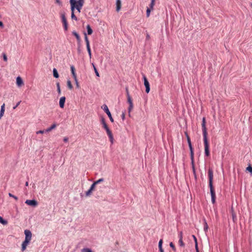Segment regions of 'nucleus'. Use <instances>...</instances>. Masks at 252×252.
Here are the masks:
<instances>
[{
    "label": "nucleus",
    "instance_id": "obj_3",
    "mask_svg": "<svg viewBox=\"0 0 252 252\" xmlns=\"http://www.w3.org/2000/svg\"><path fill=\"white\" fill-rule=\"evenodd\" d=\"M208 176L209 179V187L214 188L213 186V170L211 167H209L208 169Z\"/></svg>",
    "mask_w": 252,
    "mask_h": 252
},
{
    "label": "nucleus",
    "instance_id": "obj_11",
    "mask_svg": "<svg viewBox=\"0 0 252 252\" xmlns=\"http://www.w3.org/2000/svg\"><path fill=\"white\" fill-rule=\"evenodd\" d=\"M24 233L25 235V239L30 242L32 236V233L31 231L30 230L26 229L24 231Z\"/></svg>",
    "mask_w": 252,
    "mask_h": 252
},
{
    "label": "nucleus",
    "instance_id": "obj_8",
    "mask_svg": "<svg viewBox=\"0 0 252 252\" xmlns=\"http://www.w3.org/2000/svg\"><path fill=\"white\" fill-rule=\"evenodd\" d=\"M211 196V201L213 204L216 203V196L214 188H209Z\"/></svg>",
    "mask_w": 252,
    "mask_h": 252
},
{
    "label": "nucleus",
    "instance_id": "obj_9",
    "mask_svg": "<svg viewBox=\"0 0 252 252\" xmlns=\"http://www.w3.org/2000/svg\"><path fill=\"white\" fill-rule=\"evenodd\" d=\"M127 103L129 104V106L128 108V111L129 116H130V111L133 108L132 100V98L130 96H127Z\"/></svg>",
    "mask_w": 252,
    "mask_h": 252
},
{
    "label": "nucleus",
    "instance_id": "obj_52",
    "mask_svg": "<svg viewBox=\"0 0 252 252\" xmlns=\"http://www.w3.org/2000/svg\"><path fill=\"white\" fill-rule=\"evenodd\" d=\"M126 96H130V94H129L128 89L127 87L126 88Z\"/></svg>",
    "mask_w": 252,
    "mask_h": 252
},
{
    "label": "nucleus",
    "instance_id": "obj_26",
    "mask_svg": "<svg viewBox=\"0 0 252 252\" xmlns=\"http://www.w3.org/2000/svg\"><path fill=\"white\" fill-rule=\"evenodd\" d=\"M71 19L72 20H74L75 21H77L78 20V18L75 16V15L74 14V11L72 10H71Z\"/></svg>",
    "mask_w": 252,
    "mask_h": 252
},
{
    "label": "nucleus",
    "instance_id": "obj_1",
    "mask_svg": "<svg viewBox=\"0 0 252 252\" xmlns=\"http://www.w3.org/2000/svg\"><path fill=\"white\" fill-rule=\"evenodd\" d=\"M206 118L205 117H203L202 118V129L203 132V142L204 145V155L205 157H209L210 156V150H209V143L208 139V132L206 126Z\"/></svg>",
    "mask_w": 252,
    "mask_h": 252
},
{
    "label": "nucleus",
    "instance_id": "obj_12",
    "mask_svg": "<svg viewBox=\"0 0 252 252\" xmlns=\"http://www.w3.org/2000/svg\"><path fill=\"white\" fill-rule=\"evenodd\" d=\"M100 121H101V123L102 125V127L105 129L106 131L110 130V128H109L107 124H106V123L105 122V118L103 117H101Z\"/></svg>",
    "mask_w": 252,
    "mask_h": 252
},
{
    "label": "nucleus",
    "instance_id": "obj_59",
    "mask_svg": "<svg viewBox=\"0 0 252 252\" xmlns=\"http://www.w3.org/2000/svg\"><path fill=\"white\" fill-rule=\"evenodd\" d=\"M26 248L27 247L26 246H22V247H21V251L22 252H24L26 249Z\"/></svg>",
    "mask_w": 252,
    "mask_h": 252
},
{
    "label": "nucleus",
    "instance_id": "obj_32",
    "mask_svg": "<svg viewBox=\"0 0 252 252\" xmlns=\"http://www.w3.org/2000/svg\"><path fill=\"white\" fill-rule=\"evenodd\" d=\"M56 85H57V89L58 93L59 94H60L61 93V90L60 83L59 82H57L56 83Z\"/></svg>",
    "mask_w": 252,
    "mask_h": 252
},
{
    "label": "nucleus",
    "instance_id": "obj_51",
    "mask_svg": "<svg viewBox=\"0 0 252 252\" xmlns=\"http://www.w3.org/2000/svg\"><path fill=\"white\" fill-rule=\"evenodd\" d=\"M71 74H72V77H73V78H74V80L77 79V75H76V72L72 73Z\"/></svg>",
    "mask_w": 252,
    "mask_h": 252
},
{
    "label": "nucleus",
    "instance_id": "obj_17",
    "mask_svg": "<svg viewBox=\"0 0 252 252\" xmlns=\"http://www.w3.org/2000/svg\"><path fill=\"white\" fill-rule=\"evenodd\" d=\"M106 133L109 138V139H110V141L111 142V143L112 144L113 143V141H114V138H113V135L112 134V131H111V130H109L108 131H106Z\"/></svg>",
    "mask_w": 252,
    "mask_h": 252
},
{
    "label": "nucleus",
    "instance_id": "obj_2",
    "mask_svg": "<svg viewBox=\"0 0 252 252\" xmlns=\"http://www.w3.org/2000/svg\"><path fill=\"white\" fill-rule=\"evenodd\" d=\"M69 2L70 9L74 11L76 7L83 6L84 0H69Z\"/></svg>",
    "mask_w": 252,
    "mask_h": 252
},
{
    "label": "nucleus",
    "instance_id": "obj_61",
    "mask_svg": "<svg viewBox=\"0 0 252 252\" xmlns=\"http://www.w3.org/2000/svg\"><path fill=\"white\" fill-rule=\"evenodd\" d=\"M86 48H87V49L91 48L90 47V42H88L87 43H86Z\"/></svg>",
    "mask_w": 252,
    "mask_h": 252
},
{
    "label": "nucleus",
    "instance_id": "obj_46",
    "mask_svg": "<svg viewBox=\"0 0 252 252\" xmlns=\"http://www.w3.org/2000/svg\"><path fill=\"white\" fill-rule=\"evenodd\" d=\"M89 56L90 57V58L91 59L92 58V53H91V49L90 48L87 49Z\"/></svg>",
    "mask_w": 252,
    "mask_h": 252
},
{
    "label": "nucleus",
    "instance_id": "obj_31",
    "mask_svg": "<svg viewBox=\"0 0 252 252\" xmlns=\"http://www.w3.org/2000/svg\"><path fill=\"white\" fill-rule=\"evenodd\" d=\"M67 86L70 90H71L73 88V86L71 84V81L69 80H68L67 81Z\"/></svg>",
    "mask_w": 252,
    "mask_h": 252
},
{
    "label": "nucleus",
    "instance_id": "obj_28",
    "mask_svg": "<svg viewBox=\"0 0 252 252\" xmlns=\"http://www.w3.org/2000/svg\"><path fill=\"white\" fill-rule=\"evenodd\" d=\"M155 0H151V3L149 5V7L147 8L153 10L154 6L155 4Z\"/></svg>",
    "mask_w": 252,
    "mask_h": 252
},
{
    "label": "nucleus",
    "instance_id": "obj_60",
    "mask_svg": "<svg viewBox=\"0 0 252 252\" xmlns=\"http://www.w3.org/2000/svg\"><path fill=\"white\" fill-rule=\"evenodd\" d=\"M77 52L78 54H80L81 53V48L77 47Z\"/></svg>",
    "mask_w": 252,
    "mask_h": 252
},
{
    "label": "nucleus",
    "instance_id": "obj_14",
    "mask_svg": "<svg viewBox=\"0 0 252 252\" xmlns=\"http://www.w3.org/2000/svg\"><path fill=\"white\" fill-rule=\"evenodd\" d=\"M192 237L194 242L195 252H199L197 238L194 235H192Z\"/></svg>",
    "mask_w": 252,
    "mask_h": 252
},
{
    "label": "nucleus",
    "instance_id": "obj_5",
    "mask_svg": "<svg viewBox=\"0 0 252 252\" xmlns=\"http://www.w3.org/2000/svg\"><path fill=\"white\" fill-rule=\"evenodd\" d=\"M143 79L144 81V85L145 87L146 90L145 92L147 94H148L150 91V83L148 81V79L147 78L146 75L144 74H142Z\"/></svg>",
    "mask_w": 252,
    "mask_h": 252
},
{
    "label": "nucleus",
    "instance_id": "obj_25",
    "mask_svg": "<svg viewBox=\"0 0 252 252\" xmlns=\"http://www.w3.org/2000/svg\"><path fill=\"white\" fill-rule=\"evenodd\" d=\"M0 223L3 225H6L7 224V221L4 219L1 216H0Z\"/></svg>",
    "mask_w": 252,
    "mask_h": 252
},
{
    "label": "nucleus",
    "instance_id": "obj_29",
    "mask_svg": "<svg viewBox=\"0 0 252 252\" xmlns=\"http://www.w3.org/2000/svg\"><path fill=\"white\" fill-rule=\"evenodd\" d=\"M185 135L187 137L188 145H190L191 144L190 138L187 132H185Z\"/></svg>",
    "mask_w": 252,
    "mask_h": 252
},
{
    "label": "nucleus",
    "instance_id": "obj_38",
    "mask_svg": "<svg viewBox=\"0 0 252 252\" xmlns=\"http://www.w3.org/2000/svg\"><path fill=\"white\" fill-rule=\"evenodd\" d=\"M179 244L180 247H184L185 246V243H184L183 239H180L179 240Z\"/></svg>",
    "mask_w": 252,
    "mask_h": 252
},
{
    "label": "nucleus",
    "instance_id": "obj_53",
    "mask_svg": "<svg viewBox=\"0 0 252 252\" xmlns=\"http://www.w3.org/2000/svg\"><path fill=\"white\" fill-rule=\"evenodd\" d=\"M74 81L75 82V84H76V87L78 88H80V86L79 85V83L78 82V80L77 79L74 80Z\"/></svg>",
    "mask_w": 252,
    "mask_h": 252
},
{
    "label": "nucleus",
    "instance_id": "obj_24",
    "mask_svg": "<svg viewBox=\"0 0 252 252\" xmlns=\"http://www.w3.org/2000/svg\"><path fill=\"white\" fill-rule=\"evenodd\" d=\"M53 75L54 77L55 78H58L59 77V74L57 69L56 68H54L53 69Z\"/></svg>",
    "mask_w": 252,
    "mask_h": 252
},
{
    "label": "nucleus",
    "instance_id": "obj_49",
    "mask_svg": "<svg viewBox=\"0 0 252 252\" xmlns=\"http://www.w3.org/2000/svg\"><path fill=\"white\" fill-rule=\"evenodd\" d=\"M44 132H45V130H40L37 131L36 132V134H43Z\"/></svg>",
    "mask_w": 252,
    "mask_h": 252
},
{
    "label": "nucleus",
    "instance_id": "obj_7",
    "mask_svg": "<svg viewBox=\"0 0 252 252\" xmlns=\"http://www.w3.org/2000/svg\"><path fill=\"white\" fill-rule=\"evenodd\" d=\"M25 203L29 206L35 207L37 206L38 202L35 199H27L25 201Z\"/></svg>",
    "mask_w": 252,
    "mask_h": 252
},
{
    "label": "nucleus",
    "instance_id": "obj_62",
    "mask_svg": "<svg viewBox=\"0 0 252 252\" xmlns=\"http://www.w3.org/2000/svg\"><path fill=\"white\" fill-rule=\"evenodd\" d=\"M63 141H64V142H67V141H68V138H67V137H64V138H63Z\"/></svg>",
    "mask_w": 252,
    "mask_h": 252
},
{
    "label": "nucleus",
    "instance_id": "obj_54",
    "mask_svg": "<svg viewBox=\"0 0 252 252\" xmlns=\"http://www.w3.org/2000/svg\"><path fill=\"white\" fill-rule=\"evenodd\" d=\"M56 3H58L59 5H62V2L60 0H56Z\"/></svg>",
    "mask_w": 252,
    "mask_h": 252
},
{
    "label": "nucleus",
    "instance_id": "obj_40",
    "mask_svg": "<svg viewBox=\"0 0 252 252\" xmlns=\"http://www.w3.org/2000/svg\"><path fill=\"white\" fill-rule=\"evenodd\" d=\"M2 56L3 61L4 62H7V55H6V54L5 53H3L2 54Z\"/></svg>",
    "mask_w": 252,
    "mask_h": 252
},
{
    "label": "nucleus",
    "instance_id": "obj_33",
    "mask_svg": "<svg viewBox=\"0 0 252 252\" xmlns=\"http://www.w3.org/2000/svg\"><path fill=\"white\" fill-rule=\"evenodd\" d=\"M82 252H94L90 248H86L82 250Z\"/></svg>",
    "mask_w": 252,
    "mask_h": 252
},
{
    "label": "nucleus",
    "instance_id": "obj_10",
    "mask_svg": "<svg viewBox=\"0 0 252 252\" xmlns=\"http://www.w3.org/2000/svg\"><path fill=\"white\" fill-rule=\"evenodd\" d=\"M189 152H190V160H191V164H193V163H194V149L192 147V144L189 145Z\"/></svg>",
    "mask_w": 252,
    "mask_h": 252
},
{
    "label": "nucleus",
    "instance_id": "obj_18",
    "mask_svg": "<svg viewBox=\"0 0 252 252\" xmlns=\"http://www.w3.org/2000/svg\"><path fill=\"white\" fill-rule=\"evenodd\" d=\"M86 30H87V35H91L93 32V30H92L91 26L90 25H87L86 26Z\"/></svg>",
    "mask_w": 252,
    "mask_h": 252
},
{
    "label": "nucleus",
    "instance_id": "obj_37",
    "mask_svg": "<svg viewBox=\"0 0 252 252\" xmlns=\"http://www.w3.org/2000/svg\"><path fill=\"white\" fill-rule=\"evenodd\" d=\"M30 242V241L25 239L24 241L22 242V245L27 247L29 244Z\"/></svg>",
    "mask_w": 252,
    "mask_h": 252
},
{
    "label": "nucleus",
    "instance_id": "obj_39",
    "mask_svg": "<svg viewBox=\"0 0 252 252\" xmlns=\"http://www.w3.org/2000/svg\"><path fill=\"white\" fill-rule=\"evenodd\" d=\"M169 246L172 248L173 251H174V252H175L176 251L175 246V245H174V244H173V242H170V244H169Z\"/></svg>",
    "mask_w": 252,
    "mask_h": 252
},
{
    "label": "nucleus",
    "instance_id": "obj_57",
    "mask_svg": "<svg viewBox=\"0 0 252 252\" xmlns=\"http://www.w3.org/2000/svg\"><path fill=\"white\" fill-rule=\"evenodd\" d=\"M83 6H80L79 7H76L75 9L79 12H81V10L82 9Z\"/></svg>",
    "mask_w": 252,
    "mask_h": 252
},
{
    "label": "nucleus",
    "instance_id": "obj_27",
    "mask_svg": "<svg viewBox=\"0 0 252 252\" xmlns=\"http://www.w3.org/2000/svg\"><path fill=\"white\" fill-rule=\"evenodd\" d=\"M208 225L207 224V223L206 222V220L205 219H204V230L205 232H207L208 229Z\"/></svg>",
    "mask_w": 252,
    "mask_h": 252
},
{
    "label": "nucleus",
    "instance_id": "obj_20",
    "mask_svg": "<svg viewBox=\"0 0 252 252\" xmlns=\"http://www.w3.org/2000/svg\"><path fill=\"white\" fill-rule=\"evenodd\" d=\"M72 34L75 37V38H76L77 41L78 40H81L80 35L75 31H73L72 32Z\"/></svg>",
    "mask_w": 252,
    "mask_h": 252
},
{
    "label": "nucleus",
    "instance_id": "obj_63",
    "mask_svg": "<svg viewBox=\"0 0 252 252\" xmlns=\"http://www.w3.org/2000/svg\"><path fill=\"white\" fill-rule=\"evenodd\" d=\"M150 38V35L149 34H147V35H146V40H149Z\"/></svg>",
    "mask_w": 252,
    "mask_h": 252
},
{
    "label": "nucleus",
    "instance_id": "obj_34",
    "mask_svg": "<svg viewBox=\"0 0 252 252\" xmlns=\"http://www.w3.org/2000/svg\"><path fill=\"white\" fill-rule=\"evenodd\" d=\"M103 181H104V179L103 178H102L99 179L98 180H97L95 181H94V183L95 184V185H96Z\"/></svg>",
    "mask_w": 252,
    "mask_h": 252
},
{
    "label": "nucleus",
    "instance_id": "obj_22",
    "mask_svg": "<svg viewBox=\"0 0 252 252\" xmlns=\"http://www.w3.org/2000/svg\"><path fill=\"white\" fill-rule=\"evenodd\" d=\"M191 164V167H192L194 177L195 181H196L197 180V177L195 168V163Z\"/></svg>",
    "mask_w": 252,
    "mask_h": 252
},
{
    "label": "nucleus",
    "instance_id": "obj_41",
    "mask_svg": "<svg viewBox=\"0 0 252 252\" xmlns=\"http://www.w3.org/2000/svg\"><path fill=\"white\" fill-rule=\"evenodd\" d=\"M151 10H152V9H149V8H147V10H146V16L147 17H149Z\"/></svg>",
    "mask_w": 252,
    "mask_h": 252
},
{
    "label": "nucleus",
    "instance_id": "obj_35",
    "mask_svg": "<svg viewBox=\"0 0 252 252\" xmlns=\"http://www.w3.org/2000/svg\"><path fill=\"white\" fill-rule=\"evenodd\" d=\"M162 244H163V240H162V239H160V240L159 241V242H158V249H163V248H162Z\"/></svg>",
    "mask_w": 252,
    "mask_h": 252
},
{
    "label": "nucleus",
    "instance_id": "obj_45",
    "mask_svg": "<svg viewBox=\"0 0 252 252\" xmlns=\"http://www.w3.org/2000/svg\"><path fill=\"white\" fill-rule=\"evenodd\" d=\"M95 184L93 182V183L91 185L90 189H91L94 190L95 188Z\"/></svg>",
    "mask_w": 252,
    "mask_h": 252
},
{
    "label": "nucleus",
    "instance_id": "obj_58",
    "mask_svg": "<svg viewBox=\"0 0 252 252\" xmlns=\"http://www.w3.org/2000/svg\"><path fill=\"white\" fill-rule=\"evenodd\" d=\"M4 27V24L2 21H0V28H3Z\"/></svg>",
    "mask_w": 252,
    "mask_h": 252
},
{
    "label": "nucleus",
    "instance_id": "obj_15",
    "mask_svg": "<svg viewBox=\"0 0 252 252\" xmlns=\"http://www.w3.org/2000/svg\"><path fill=\"white\" fill-rule=\"evenodd\" d=\"M16 84L18 87H21L24 85L23 80L20 76H18L16 78Z\"/></svg>",
    "mask_w": 252,
    "mask_h": 252
},
{
    "label": "nucleus",
    "instance_id": "obj_43",
    "mask_svg": "<svg viewBox=\"0 0 252 252\" xmlns=\"http://www.w3.org/2000/svg\"><path fill=\"white\" fill-rule=\"evenodd\" d=\"M8 195L9 197L14 198L16 200H17L18 199V197L16 196L13 195L11 193H9Z\"/></svg>",
    "mask_w": 252,
    "mask_h": 252
},
{
    "label": "nucleus",
    "instance_id": "obj_21",
    "mask_svg": "<svg viewBox=\"0 0 252 252\" xmlns=\"http://www.w3.org/2000/svg\"><path fill=\"white\" fill-rule=\"evenodd\" d=\"M56 126H57L56 124L54 123V124H52L49 127H48V128L45 129V132H48L49 131H51L52 130L55 128L56 127Z\"/></svg>",
    "mask_w": 252,
    "mask_h": 252
},
{
    "label": "nucleus",
    "instance_id": "obj_44",
    "mask_svg": "<svg viewBox=\"0 0 252 252\" xmlns=\"http://www.w3.org/2000/svg\"><path fill=\"white\" fill-rule=\"evenodd\" d=\"M70 70L71 73L75 72V68L74 65H71L70 66Z\"/></svg>",
    "mask_w": 252,
    "mask_h": 252
},
{
    "label": "nucleus",
    "instance_id": "obj_48",
    "mask_svg": "<svg viewBox=\"0 0 252 252\" xmlns=\"http://www.w3.org/2000/svg\"><path fill=\"white\" fill-rule=\"evenodd\" d=\"M77 42V47L81 48V40H78Z\"/></svg>",
    "mask_w": 252,
    "mask_h": 252
},
{
    "label": "nucleus",
    "instance_id": "obj_50",
    "mask_svg": "<svg viewBox=\"0 0 252 252\" xmlns=\"http://www.w3.org/2000/svg\"><path fill=\"white\" fill-rule=\"evenodd\" d=\"M92 194V193H91L89 190H88L87 191L85 192V195L86 196H89Z\"/></svg>",
    "mask_w": 252,
    "mask_h": 252
},
{
    "label": "nucleus",
    "instance_id": "obj_47",
    "mask_svg": "<svg viewBox=\"0 0 252 252\" xmlns=\"http://www.w3.org/2000/svg\"><path fill=\"white\" fill-rule=\"evenodd\" d=\"M178 237H179V239H183V232L182 231L179 232V234H178Z\"/></svg>",
    "mask_w": 252,
    "mask_h": 252
},
{
    "label": "nucleus",
    "instance_id": "obj_55",
    "mask_svg": "<svg viewBox=\"0 0 252 252\" xmlns=\"http://www.w3.org/2000/svg\"><path fill=\"white\" fill-rule=\"evenodd\" d=\"M121 118L123 120H124L125 119V112H123L121 115Z\"/></svg>",
    "mask_w": 252,
    "mask_h": 252
},
{
    "label": "nucleus",
    "instance_id": "obj_13",
    "mask_svg": "<svg viewBox=\"0 0 252 252\" xmlns=\"http://www.w3.org/2000/svg\"><path fill=\"white\" fill-rule=\"evenodd\" d=\"M66 98L65 96H62L59 100V105L61 108H63L65 102Z\"/></svg>",
    "mask_w": 252,
    "mask_h": 252
},
{
    "label": "nucleus",
    "instance_id": "obj_23",
    "mask_svg": "<svg viewBox=\"0 0 252 252\" xmlns=\"http://www.w3.org/2000/svg\"><path fill=\"white\" fill-rule=\"evenodd\" d=\"M5 111V104L3 103L1 106L0 108V119L3 116L4 113Z\"/></svg>",
    "mask_w": 252,
    "mask_h": 252
},
{
    "label": "nucleus",
    "instance_id": "obj_16",
    "mask_svg": "<svg viewBox=\"0 0 252 252\" xmlns=\"http://www.w3.org/2000/svg\"><path fill=\"white\" fill-rule=\"evenodd\" d=\"M116 11L117 12H119L120 10V9L121 8V6H122L121 0H116Z\"/></svg>",
    "mask_w": 252,
    "mask_h": 252
},
{
    "label": "nucleus",
    "instance_id": "obj_42",
    "mask_svg": "<svg viewBox=\"0 0 252 252\" xmlns=\"http://www.w3.org/2000/svg\"><path fill=\"white\" fill-rule=\"evenodd\" d=\"M94 71L95 72L96 76L97 77H99L100 76L99 74V72H98L96 66H94Z\"/></svg>",
    "mask_w": 252,
    "mask_h": 252
},
{
    "label": "nucleus",
    "instance_id": "obj_36",
    "mask_svg": "<svg viewBox=\"0 0 252 252\" xmlns=\"http://www.w3.org/2000/svg\"><path fill=\"white\" fill-rule=\"evenodd\" d=\"M84 39H85L86 44L88 42H90L89 38L87 35V33L85 32H84Z\"/></svg>",
    "mask_w": 252,
    "mask_h": 252
},
{
    "label": "nucleus",
    "instance_id": "obj_6",
    "mask_svg": "<svg viewBox=\"0 0 252 252\" xmlns=\"http://www.w3.org/2000/svg\"><path fill=\"white\" fill-rule=\"evenodd\" d=\"M101 108L104 110V111L106 113V114L108 115L109 119H110V121L113 123L114 122V119L113 118V117H112V115H111V112H110L106 104H103L102 106H101Z\"/></svg>",
    "mask_w": 252,
    "mask_h": 252
},
{
    "label": "nucleus",
    "instance_id": "obj_4",
    "mask_svg": "<svg viewBox=\"0 0 252 252\" xmlns=\"http://www.w3.org/2000/svg\"><path fill=\"white\" fill-rule=\"evenodd\" d=\"M61 18L63 23V27L65 31H67L68 30V23L65 17V14L64 12L61 13Z\"/></svg>",
    "mask_w": 252,
    "mask_h": 252
},
{
    "label": "nucleus",
    "instance_id": "obj_30",
    "mask_svg": "<svg viewBox=\"0 0 252 252\" xmlns=\"http://www.w3.org/2000/svg\"><path fill=\"white\" fill-rule=\"evenodd\" d=\"M246 171L250 173L251 174H252V166L250 164L246 168Z\"/></svg>",
    "mask_w": 252,
    "mask_h": 252
},
{
    "label": "nucleus",
    "instance_id": "obj_64",
    "mask_svg": "<svg viewBox=\"0 0 252 252\" xmlns=\"http://www.w3.org/2000/svg\"><path fill=\"white\" fill-rule=\"evenodd\" d=\"M159 252H164V250H163V249H159Z\"/></svg>",
    "mask_w": 252,
    "mask_h": 252
},
{
    "label": "nucleus",
    "instance_id": "obj_56",
    "mask_svg": "<svg viewBox=\"0 0 252 252\" xmlns=\"http://www.w3.org/2000/svg\"><path fill=\"white\" fill-rule=\"evenodd\" d=\"M21 102V101H19V102L16 104V105L15 106H14V107H13V109H16V108L19 106V105L20 104Z\"/></svg>",
    "mask_w": 252,
    "mask_h": 252
},
{
    "label": "nucleus",
    "instance_id": "obj_19",
    "mask_svg": "<svg viewBox=\"0 0 252 252\" xmlns=\"http://www.w3.org/2000/svg\"><path fill=\"white\" fill-rule=\"evenodd\" d=\"M231 213L232 217V220L234 222H235L237 220L236 215L233 210V208H231Z\"/></svg>",
    "mask_w": 252,
    "mask_h": 252
}]
</instances>
